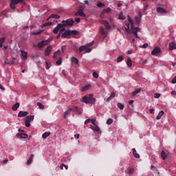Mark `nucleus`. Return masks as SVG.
<instances>
[{
  "instance_id": "nucleus-29",
  "label": "nucleus",
  "mask_w": 176,
  "mask_h": 176,
  "mask_svg": "<svg viewBox=\"0 0 176 176\" xmlns=\"http://www.w3.org/2000/svg\"><path fill=\"white\" fill-rule=\"evenodd\" d=\"M48 19H60V15L57 14H52Z\"/></svg>"
},
{
  "instance_id": "nucleus-2",
  "label": "nucleus",
  "mask_w": 176,
  "mask_h": 176,
  "mask_svg": "<svg viewBox=\"0 0 176 176\" xmlns=\"http://www.w3.org/2000/svg\"><path fill=\"white\" fill-rule=\"evenodd\" d=\"M74 23H75V21L71 19L66 21H63L62 23H58L53 30L54 34H58V31H60V29L63 28V27H72V25H74Z\"/></svg>"
},
{
  "instance_id": "nucleus-17",
  "label": "nucleus",
  "mask_w": 176,
  "mask_h": 176,
  "mask_svg": "<svg viewBox=\"0 0 176 176\" xmlns=\"http://www.w3.org/2000/svg\"><path fill=\"white\" fill-rule=\"evenodd\" d=\"M170 50H174L176 49V43L174 41H172L169 43Z\"/></svg>"
},
{
  "instance_id": "nucleus-1",
  "label": "nucleus",
  "mask_w": 176,
  "mask_h": 176,
  "mask_svg": "<svg viewBox=\"0 0 176 176\" xmlns=\"http://www.w3.org/2000/svg\"><path fill=\"white\" fill-rule=\"evenodd\" d=\"M128 21L129 22H125V25H126V28H125V30L126 31V32H129L130 30V23H131V32L135 35V38H140V36H138V32L141 31V28L138 27H134V25L133 23V19H131L130 16H128Z\"/></svg>"
},
{
  "instance_id": "nucleus-57",
  "label": "nucleus",
  "mask_w": 176,
  "mask_h": 176,
  "mask_svg": "<svg viewBox=\"0 0 176 176\" xmlns=\"http://www.w3.org/2000/svg\"><path fill=\"white\" fill-rule=\"evenodd\" d=\"M65 49H67V47L65 45H63L61 47V50H62L63 53H64V52H65Z\"/></svg>"
},
{
  "instance_id": "nucleus-10",
  "label": "nucleus",
  "mask_w": 176,
  "mask_h": 176,
  "mask_svg": "<svg viewBox=\"0 0 176 176\" xmlns=\"http://www.w3.org/2000/svg\"><path fill=\"white\" fill-rule=\"evenodd\" d=\"M139 16L135 17V21L137 23V24H140V21H141V17L142 16V13L141 12H138Z\"/></svg>"
},
{
  "instance_id": "nucleus-28",
  "label": "nucleus",
  "mask_w": 176,
  "mask_h": 176,
  "mask_svg": "<svg viewBox=\"0 0 176 176\" xmlns=\"http://www.w3.org/2000/svg\"><path fill=\"white\" fill-rule=\"evenodd\" d=\"M91 129L94 131H100V127H98V126H97V124H95V125L91 126Z\"/></svg>"
},
{
  "instance_id": "nucleus-20",
  "label": "nucleus",
  "mask_w": 176,
  "mask_h": 176,
  "mask_svg": "<svg viewBox=\"0 0 176 176\" xmlns=\"http://www.w3.org/2000/svg\"><path fill=\"white\" fill-rule=\"evenodd\" d=\"M160 156L162 160H166L167 159V154H166V151H162L160 153Z\"/></svg>"
},
{
  "instance_id": "nucleus-27",
  "label": "nucleus",
  "mask_w": 176,
  "mask_h": 176,
  "mask_svg": "<svg viewBox=\"0 0 176 176\" xmlns=\"http://www.w3.org/2000/svg\"><path fill=\"white\" fill-rule=\"evenodd\" d=\"M126 65L129 67H131L133 65V61L131 60V58H128L126 61Z\"/></svg>"
},
{
  "instance_id": "nucleus-52",
  "label": "nucleus",
  "mask_w": 176,
  "mask_h": 176,
  "mask_svg": "<svg viewBox=\"0 0 176 176\" xmlns=\"http://www.w3.org/2000/svg\"><path fill=\"white\" fill-rule=\"evenodd\" d=\"M93 76H94V78H96V79H97L98 78V74H97V72H94L93 73Z\"/></svg>"
},
{
  "instance_id": "nucleus-63",
  "label": "nucleus",
  "mask_w": 176,
  "mask_h": 176,
  "mask_svg": "<svg viewBox=\"0 0 176 176\" xmlns=\"http://www.w3.org/2000/svg\"><path fill=\"white\" fill-rule=\"evenodd\" d=\"M171 94H172V96H176V91H172Z\"/></svg>"
},
{
  "instance_id": "nucleus-44",
  "label": "nucleus",
  "mask_w": 176,
  "mask_h": 176,
  "mask_svg": "<svg viewBox=\"0 0 176 176\" xmlns=\"http://www.w3.org/2000/svg\"><path fill=\"white\" fill-rule=\"evenodd\" d=\"M34 116H28L27 117H26V119H27V120H34Z\"/></svg>"
},
{
  "instance_id": "nucleus-11",
  "label": "nucleus",
  "mask_w": 176,
  "mask_h": 176,
  "mask_svg": "<svg viewBox=\"0 0 176 176\" xmlns=\"http://www.w3.org/2000/svg\"><path fill=\"white\" fill-rule=\"evenodd\" d=\"M75 16H80L81 17H86V14L83 12V10H78V11L75 13Z\"/></svg>"
},
{
  "instance_id": "nucleus-16",
  "label": "nucleus",
  "mask_w": 176,
  "mask_h": 176,
  "mask_svg": "<svg viewBox=\"0 0 176 176\" xmlns=\"http://www.w3.org/2000/svg\"><path fill=\"white\" fill-rule=\"evenodd\" d=\"M28 113L27 111H21L18 114V118H24V116H27Z\"/></svg>"
},
{
  "instance_id": "nucleus-43",
  "label": "nucleus",
  "mask_w": 176,
  "mask_h": 176,
  "mask_svg": "<svg viewBox=\"0 0 176 176\" xmlns=\"http://www.w3.org/2000/svg\"><path fill=\"white\" fill-rule=\"evenodd\" d=\"M113 123V120L111 118H109L107 121V124H112Z\"/></svg>"
},
{
  "instance_id": "nucleus-60",
  "label": "nucleus",
  "mask_w": 176,
  "mask_h": 176,
  "mask_svg": "<svg viewBox=\"0 0 176 176\" xmlns=\"http://www.w3.org/2000/svg\"><path fill=\"white\" fill-rule=\"evenodd\" d=\"M129 105H133V104H134V100H129Z\"/></svg>"
},
{
  "instance_id": "nucleus-51",
  "label": "nucleus",
  "mask_w": 176,
  "mask_h": 176,
  "mask_svg": "<svg viewBox=\"0 0 176 176\" xmlns=\"http://www.w3.org/2000/svg\"><path fill=\"white\" fill-rule=\"evenodd\" d=\"M149 45L148 43H144L143 45L140 46V47H142L143 49H146Z\"/></svg>"
},
{
  "instance_id": "nucleus-62",
  "label": "nucleus",
  "mask_w": 176,
  "mask_h": 176,
  "mask_svg": "<svg viewBox=\"0 0 176 176\" xmlns=\"http://www.w3.org/2000/svg\"><path fill=\"white\" fill-rule=\"evenodd\" d=\"M60 30V32H64V31L65 32V28H64V27L61 28Z\"/></svg>"
},
{
  "instance_id": "nucleus-41",
  "label": "nucleus",
  "mask_w": 176,
  "mask_h": 176,
  "mask_svg": "<svg viewBox=\"0 0 176 176\" xmlns=\"http://www.w3.org/2000/svg\"><path fill=\"white\" fill-rule=\"evenodd\" d=\"M25 123L26 127H30L31 126V121H30V120H26Z\"/></svg>"
},
{
  "instance_id": "nucleus-25",
  "label": "nucleus",
  "mask_w": 176,
  "mask_h": 176,
  "mask_svg": "<svg viewBox=\"0 0 176 176\" xmlns=\"http://www.w3.org/2000/svg\"><path fill=\"white\" fill-rule=\"evenodd\" d=\"M33 160H34V154H32V155H30V157L27 162V165L30 166V164H31V163H32Z\"/></svg>"
},
{
  "instance_id": "nucleus-53",
  "label": "nucleus",
  "mask_w": 176,
  "mask_h": 176,
  "mask_svg": "<svg viewBox=\"0 0 176 176\" xmlns=\"http://www.w3.org/2000/svg\"><path fill=\"white\" fill-rule=\"evenodd\" d=\"M91 119H87L85 121V124H89V123H91Z\"/></svg>"
},
{
  "instance_id": "nucleus-24",
  "label": "nucleus",
  "mask_w": 176,
  "mask_h": 176,
  "mask_svg": "<svg viewBox=\"0 0 176 176\" xmlns=\"http://www.w3.org/2000/svg\"><path fill=\"white\" fill-rule=\"evenodd\" d=\"M163 115H164V111H160L156 117L157 120H160V119H162V116H163Z\"/></svg>"
},
{
  "instance_id": "nucleus-4",
  "label": "nucleus",
  "mask_w": 176,
  "mask_h": 176,
  "mask_svg": "<svg viewBox=\"0 0 176 176\" xmlns=\"http://www.w3.org/2000/svg\"><path fill=\"white\" fill-rule=\"evenodd\" d=\"M79 32L76 30H65L64 33L62 34V38H68L72 35H78Z\"/></svg>"
},
{
  "instance_id": "nucleus-26",
  "label": "nucleus",
  "mask_w": 176,
  "mask_h": 176,
  "mask_svg": "<svg viewBox=\"0 0 176 176\" xmlns=\"http://www.w3.org/2000/svg\"><path fill=\"white\" fill-rule=\"evenodd\" d=\"M90 87H91V85H85L82 87V91H87V90L90 89Z\"/></svg>"
},
{
  "instance_id": "nucleus-61",
  "label": "nucleus",
  "mask_w": 176,
  "mask_h": 176,
  "mask_svg": "<svg viewBox=\"0 0 176 176\" xmlns=\"http://www.w3.org/2000/svg\"><path fill=\"white\" fill-rule=\"evenodd\" d=\"M75 138H76V140H79V137H80V135L77 134V135H74Z\"/></svg>"
},
{
  "instance_id": "nucleus-5",
  "label": "nucleus",
  "mask_w": 176,
  "mask_h": 176,
  "mask_svg": "<svg viewBox=\"0 0 176 176\" xmlns=\"http://www.w3.org/2000/svg\"><path fill=\"white\" fill-rule=\"evenodd\" d=\"M24 0H11L10 6L11 9H16V5L17 3H23Z\"/></svg>"
},
{
  "instance_id": "nucleus-32",
  "label": "nucleus",
  "mask_w": 176,
  "mask_h": 176,
  "mask_svg": "<svg viewBox=\"0 0 176 176\" xmlns=\"http://www.w3.org/2000/svg\"><path fill=\"white\" fill-rule=\"evenodd\" d=\"M111 12H112V9H111V8H104L102 10V13H111Z\"/></svg>"
},
{
  "instance_id": "nucleus-14",
  "label": "nucleus",
  "mask_w": 176,
  "mask_h": 176,
  "mask_svg": "<svg viewBox=\"0 0 176 176\" xmlns=\"http://www.w3.org/2000/svg\"><path fill=\"white\" fill-rule=\"evenodd\" d=\"M16 135L17 137H19V138H21L23 140L28 138V135H27L26 133H18Z\"/></svg>"
},
{
  "instance_id": "nucleus-37",
  "label": "nucleus",
  "mask_w": 176,
  "mask_h": 176,
  "mask_svg": "<svg viewBox=\"0 0 176 176\" xmlns=\"http://www.w3.org/2000/svg\"><path fill=\"white\" fill-rule=\"evenodd\" d=\"M37 107H38L40 109H45V105L42 104L41 102L37 103Z\"/></svg>"
},
{
  "instance_id": "nucleus-47",
  "label": "nucleus",
  "mask_w": 176,
  "mask_h": 176,
  "mask_svg": "<svg viewBox=\"0 0 176 176\" xmlns=\"http://www.w3.org/2000/svg\"><path fill=\"white\" fill-rule=\"evenodd\" d=\"M100 32L102 34V35H105V30H104V28H100Z\"/></svg>"
},
{
  "instance_id": "nucleus-8",
  "label": "nucleus",
  "mask_w": 176,
  "mask_h": 176,
  "mask_svg": "<svg viewBox=\"0 0 176 176\" xmlns=\"http://www.w3.org/2000/svg\"><path fill=\"white\" fill-rule=\"evenodd\" d=\"M47 41H42L38 43L37 46L40 49H42L43 47H45V46H47Z\"/></svg>"
},
{
  "instance_id": "nucleus-12",
  "label": "nucleus",
  "mask_w": 176,
  "mask_h": 176,
  "mask_svg": "<svg viewBox=\"0 0 176 176\" xmlns=\"http://www.w3.org/2000/svg\"><path fill=\"white\" fill-rule=\"evenodd\" d=\"M138 93H141V88H137L136 89H135V91H132L131 96L132 97H135L137 94H138Z\"/></svg>"
},
{
  "instance_id": "nucleus-64",
  "label": "nucleus",
  "mask_w": 176,
  "mask_h": 176,
  "mask_svg": "<svg viewBox=\"0 0 176 176\" xmlns=\"http://www.w3.org/2000/svg\"><path fill=\"white\" fill-rule=\"evenodd\" d=\"M76 22H77V23H80V19L77 18V19H76Z\"/></svg>"
},
{
  "instance_id": "nucleus-50",
  "label": "nucleus",
  "mask_w": 176,
  "mask_h": 176,
  "mask_svg": "<svg viewBox=\"0 0 176 176\" xmlns=\"http://www.w3.org/2000/svg\"><path fill=\"white\" fill-rule=\"evenodd\" d=\"M5 41H6V38H5V37L0 38V43L3 44L5 43Z\"/></svg>"
},
{
  "instance_id": "nucleus-21",
  "label": "nucleus",
  "mask_w": 176,
  "mask_h": 176,
  "mask_svg": "<svg viewBox=\"0 0 176 176\" xmlns=\"http://www.w3.org/2000/svg\"><path fill=\"white\" fill-rule=\"evenodd\" d=\"M133 151V155L134 156V157H135L136 159H140V154L137 153V150H135V148H132Z\"/></svg>"
},
{
  "instance_id": "nucleus-40",
  "label": "nucleus",
  "mask_w": 176,
  "mask_h": 176,
  "mask_svg": "<svg viewBox=\"0 0 176 176\" xmlns=\"http://www.w3.org/2000/svg\"><path fill=\"white\" fill-rule=\"evenodd\" d=\"M98 8H102L105 6V4L102 3L101 1H98L97 3Z\"/></svg>"
},
{
  "instance_id": "nucleus-45",
  "label": "nucleus",
  "mask_w": 176,
  "mask_h": 176,
  "mask_svg": "<svg viewBox=\"0 0 176 176\" xmlns=\"http://www.w3.org/2000/svg\"><path fill=\"white\" fill-rule=\"evenodd\" d=\"M73 111H74V112H76V113H79V115H80V113H82V112H80L79 109L76 107L74 108V109Z\"/></svg>"
},
{
  "instance_id": "nucleus-6",
  "label": "nucleus",
  "mask_w": 176,
  "mask_h": 176,
  "mask_svg": "<svg viewBox=\"0 0 176 176\" xmlns=\"http://www.w3.org/2000/svg\"><path fill=\"white\" fill-rule=\"evenodd\" d=\"M162 53V50L159 47H155L151 52L152 56H157Z\"/></svg>"
},
{
  "instance_id": "nucleus-46",
  "label": "nucleus",
  "mask_w": 176,
  "mask_h": 176,
  "mask_svg": "<svg viewBox=\"0 0 176 176\" xmlns=\"http://www.w3.org/2000/svg\"><path fill=\"white\" fill-rule=\"evenodd\" d=\"M52 24H53L52 22H47L43 24L42 27H47V25H52Z\"/></svg>"
},
{
  "instance_id": "nucleus-19",
  "label": "nucleus",
  "mask_w": 176,
  "mask_h": 176,
  "mask_svg": "<svg viewBox=\"0 0 176 176\" xmlns=\"http://www.w3.org/2000/svg\"><path fill=\"white\" fill-rule=\"evenodd\" d=\"M21 56L23 57V60H27L28 58V54L27 52L21 50Z\"/></svg>"
},
{
  "instance_id": "nucleus-58",
  "label": "nucleus",
  "mask_w": 176,
  "mask_h": 176,
  "mask_svg": "<svg viewBox=\"0 0 176 176\" xmlns=\"http://www.w3.org/2000/svg\"><path fill=\"white\" fill-rule=\"evenodd\" d=\"M91 123H92L93 126L96 125V120L95 119H91Z\"/></svg>"
},
{
  "instance_id": "nucleus-30",
  "label": "nucleus",
  "mask_w": 176,
  "mask_h": 176,
  "mask_svg": "<svg viewBox=\"0 0 176 176\" xmlns=\"http://www.w3.org/2000/svg\"><path fill=\"white\" fill-rule=\"evenodd\" d=\"M72 63H75V64H79V60L78 58H75L74 56L71 58Z\"/></svg>"
},
{
  "instance_id": "nucleus-33",
  "label": "nucleus",
  "mask_w": 176,
  "mask_h": 176,
  "mask_svg": "<svg viewBox=\"0 0 176 176\" xmlns=\"http://www.w3.org/2000/svg\"><path fill=\"white\" fill-rule=\"evenodd\" d=\"M49 135H50V132H45L42 135L43 138L46 139L47 138V137H49Z\"/></svg>"
},
{
  "instance_id": "nucleus-18",
  "label": "nucleus",
  "mask_w": 176,
  "mask_h": 176,
  "mask_svg": "<svg viewBox=\"0 0 176 176\" xmlns=\"http://www.w3.org/2000/svg\"><path fill=\"white\" fill-rule=\"evenodd\" d=\"M74 111V109L69 108L67 111H66L63 115V118L64 119H66L67 118V116L71 115V111Z\"/></svg>"
},
{
  "instance_id": "nucleus-35",
  "label": "nucleus",
  "mask_w": 176,
  "mask_h": 176,
  "mask_svg": "<svg viewBox=\"0 0 176 176\" xmlns=\"http://www.w3.org/2000/svg\"><path fill=\"white\" fill-rule=\"evenodd\" d=\"M43 32V30H40L38 32H34L32 33V35H40V34H42Z\"/></svg>"
},
{
  "instance_id": "nucleus-34",
  "label": "nucleus",
  "mask_w": 176,
  "mask_h": 176,
  "mask_svg": "<svg viewBox=\"0 0 176 176\" xmlns=\"http://www.w3.org/2000/svg\"><path fill=\"white\" fill-rule=\"evenodd\" d=\"M124 60V56H120L117 58V63H121V61H123Z\"/></svg>"
},
{
  "instance_id": "nucleus-9",
  "label": "nucleus",
  "mask_w": 176,
  "mask_h": 176,
  "mask_svg": "<svg viewBox=\"0 0 176 176\" xmlns=\"http://www.w3.org/2000/svg\"><path fill=\"white\" fill-rule=\"evenodd\" d=\"M100 24H103L107 30H111V25H109V23H108V21L102 20L100 21Z\"/></svg>"
},
{
  "instance_id": "nucleus-55",
  "label": "nucleus",
  "mask_w": 176,
  "mask_h": 176,
  "mask_svg": "<svg viewBox=\"0 0 176 176\" xmlns=\"http://www.w3.org/2000/svg\"><path fill=\"white\" fill-rule=\"evenodd\" d=\"M154 97H155V98H160V94H155Z\"/></svg>"
},
{
  "instance_id": "nucleus-15",
  "label": "nucleus",
  "mask_w": 176,
  "mask_h": 176,
  "mask_svg": "<svg viewBox=\"0 0 176 176\" xmlns=\"http://www.w3.org/2000/svg\"><path fill=\"white\" fill-rule=\"evenodd\" d=\"M127 170H128L127 174L129 175H133L134 173H135V169H134V168L129 167Z\"/></svg>"
},
{
  "instance_id": "nucleus-36",
  "label": "nucleus",
  "mask_w": 176,
  "mask_h": 176,
  "mask_svg": "<svg viewBox=\"0 0 176 176\" xmlns=\"http://www.w3.org/2000/svg\"><path fill=\"white\" fill-rule=\"evenodd\" d=\"M118 107L121 110L123 111L124 109V104L122 103H118Z\"/></svg>"
},
{
  "instance_id": "nucleus-23",
  "label": "nucleus",
  "mask_w": 176,
  "mask_h": 176,
  "mask_svg": "<svg viewBox=\"0 0 176 176\" xmlns=\"http://www.w3.org/2000/svg\"><path fill=\"white\" fill-rule=\"evenodd\" d=\"M20 107V103L16 102L15 104H14L12 107V111H17L19 108Z\"/></svg>"
},
{
  "instance_id": "nucleus-22",
  "label": "nucleus",
  "mask_w": 176,
  "mask_h": 176,
  "mask_svg": "<svg viewBox=\"0 0 176 176\" xmlns=\"http://www.w3.org/2000/svg\"><path fill=\"white\" fill-rule=\"evenodd\" d=\"M157 12L158 13H162V14H164V13H167V11H166V10L160 7L157 8Z\"/></svg>"
},
{
  "instance_id": "nucleus-31",
  "label": "nucleus",
  "mask_w": 176,
  "mask_h": 176,
  "mask_svg": "<svg viewBox=\"0 0 176 176\" xmlns=\"http://www.w3.org/2000/svg\"><path fill=\"white\" fill-rule=\"evenodd\" d=\"M119 20H126V16L123 15V12H120L118 16Z\"/></svg>"
},
{
  "instance_id": "nucleus-3",
  "label": "nucleus",
  "mask_w": 176,
  "mask_h": 176,
  "mask_svg": "<svg viewBox=\"0 0 176 176\" xmlns=\"http://www.w3.org/2000/svg\"><path fill=\"white\" fill-rule=\"evenodd\" d=\"M93 95H90L89 96H83L81 99L82 102H85V104H95L96 99L93 98Z\"/></svg>"
},
{
  "instance_id": "nucleus-56",
  "label": "nucleus",
  "mask_w": 176,
  "mask_h": 176,
  "mask_svg": "<svg viewBox=\"0 0 176 176\" xmlns=\"http://www.w3.org/2000/svg\"><path fill=\"white\" fill-rule=\"evenodd\" d=\"M172 83L173 85H175L176 83V76H175L173 79H172Z\"/></svg>"
},
{
  "instance_id": "nucleus-48",
  "label": "nucleus",
  "mask_w": 176,
  "mask_h": 176,
  "mask_svg": "<svg viewBox=\"0 0 176 176\" xmlns=\"http://www.w3.org/2000/svg\"><path fill=\"white\" fill-rule=\"evenodd\" d=\"M62 58H60L57 61H56V65H61V63H62Z\"/></svg>"
},
{
  "instance_id": "nucleus-42",
  "label": "nucleus",
  "mask_w": 176,
  "mask_h": 176,
  "mask_svg": "<svg viewBox=\"0 0 176 176\" xmlns=\"http://www.w3.org/2000/svg\"><path fill=\"white\" fill-rule=\"evenodd\" d=\"M93 45H94V41H91V43H89L85 45H82V46H86V47H90L91 46H93Z\"/></svg>"
},
{
  "instance_id": "nucleus-7",
  "label": "nucleus",
  "mask_w": 176,
  "mask_h": 176,
  "mask_svg": "<svg viewBox=\"0 0 176 176\" xmlns=\"http://www.w3.org/2000/svg\"><path fill=\"white\" fill-rule=\"evenodd\" d=\"M85 50V53H90L91 52V48H87L86 46H81L79 47L80 53H82Z\"/></svg>"
},
{
  "instance_id": "nucleus-38",
  "label": "nucleus",
  "mask_w": 176,
  "mask_h": 176,
  "mask_svg": "<svg viewBox=\"0 0 176 176\" xmlns=\"http://www.w3.org/2000/svg\"><path fill=\"white\" fill-rule=\"evenodd\" d=\"M112 98H115V93L112 92L111 96L107 98V101H110Z\"/></svg>"
},
{
  "instance_id": "nucleus-59",
  "label": "nucleus",
  "mask_w": 176,
  "mask_h": 176,
  "mask_svg": "<svg viewBox=\"0 0 176 176\" xmlns=\"http://www.w3.org/2000/svg\"><path fill=\"white\" fill-rule=\"evenodd\" d=\"M149 112H150V113H151V114L153 115V113H155V109H149Z\"/></svg>"
},
{
  "instance_id": "nucleus-39",
  "label": "nucleus",
  "mask_w": 176,
  "mask_h": 176,
  "mask_svg": "<svg viewBox=\"0 0 176 176\" xmlns=\"http://www.w3.org/2000/svg\"><path fill=\"white\" fill-rule=\"evenodd\" d=\"M60 53H61V51H60V50H58V51H56L54 54V58H57V56L60 54Z\"/></svg>"
},
{
  "instance_id": "nucleus-13",
  "label": "nucleus",
  "mask_w": 176,
  "mask_h": 176,
  "mask_svg": "<svg viewBox=\"0 0 176 176\" xmlns=\"http://www.w3.org/2000/svg\"><path fill=\"white\" fill-rule=\"evenodd\" d=\"M52 45H50L48 46L46 49H45V56H50V53L52 52Z\"/></svg>"
},
{
  "instance_id": "nucleus-54",
  "label": "nucleus",
  "mask_w": 176,
  "mask_h": 176,
  "mask_svg": "<svg viewBox=\"0 0 176 176\" xmlns=\"http://www.w3.org/2000/svg\"><path fill=\"white\" fill-rule=\"evenodd\" d=\"M62 75H63V76H64L65 78H67V72H65V70H63V72H62Z\"/></svg>"
},
{
  "instance_id": "nucleus-49",
  "label": "nucleus",
  "mask_w": 176,
  "mask_h": 176,
  "mask_svg": "<svg viewBox=\"0 0 176 176\" xmlns=\"http://www.w3.org/2000/svg\"><path fill=\"white\" fill-rule=\"evenodd\" d=\"M45 68L46 69H49L50 68V65H49V62L45 61Z\"/></svg>"
}]
</instances>
